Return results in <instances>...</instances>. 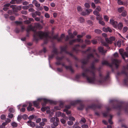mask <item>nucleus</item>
Masks as SVG:
<instances>
[{
	"instance_id": "1",
	"label": "nucleus",
	"mask_w": 128,
	"mask_h": 128,
	"mask_svg": "<svg viewBox=\"0 0 128 128\" xmlns=\"http://www.w3.org/2000/svg\"><path fill=\"white\" fill-rule=\"evenodd\" d=\"M96 69L94 65L92 64L90 67L86 69L82 73V76L86 77L87 81L89 83L100 84H102L104 80H106L109 77V72H108L105 78H104L101 73H100L99 77L100 80L97 81L95 79V72Z\"/></svg>"
},
{
	"instance_id": "2",
	"label": "nucleus",
	"mask_w": 128,
	"mask_h": 128,
	"mask_svg": "<svg viewBox=\"0 0 128 128\" xmlns=\"http://www.w3.org/2000/svg\"><path fill=\"white\" fill-rule=\"evenodd\" d=\"M31 30L34 32V39L36 40H37L39 39L45 38L46 41H48L51 38V37L48 36V34L46 32H44L41 31L36 32L34 27H32L31 25L28 26L26 30L27 32Z\"/></svg>"
},
{
	"instance_id": "3",
	"label": "nucleus",
	"mask_w": 128,
	"mask_h": 128,
	"mask_svg": "<svg viewBox=\"0 0 128 128\" xmlns=\"http://www.w3.org/2000/svg\"><path fill=\"white\" fill-rule=\"evenodd\" d=\"M111 61V64L109 63L108 61L106 60L103 61L102 63V64L106 65L110 67H112L113 66H114L116 68H118L120 62V60L115 59H112Z\"/></svg>"
},
{
	"instance_id": "4",
	"label": "nucleus",
	"mask_w": 128,
	"mask_h": 128,
	"mask_svg": "<svg viewBox=\"0 0 128 128\" xmlns=\"http://www.w3.org/2000/svg\"><path fill=\"white\" fill-rule=\"evenodd\" d=\"M43 102L45 103H46L49 102L50 103H52V100H48L45 98H39L38 99L37 101H34L33 102L34 106L38 107L40 102Z\"/></svg>"
},
{
	"instance_id": "5",
	"label": "nucleus",
	"mask_w": 128,
	"mask_h": 128,
	"mask_svg": "<svg viewBox=\"0 0 128 128\" xmlns=\"http://www.w3.org/2000/svg\"><path fill=\"white\" fill-rule=\"evenodd\" d=\"M91 58H94V56L92 53L88 54L87 55V59L82 60V62L83 64H86L87 63L88 60Z\"/></svg>"
},
{
	"instance_id": "6",
	"label": "nucleus",
	"mask_w": 128,
	"mask_h": 128,
	"mask_svg": "<svg viewBox=\"0 0 128 128\" xmlns=\"http://www.w3.org/2000/svg\"><path fill=\"white\" fill-rule=\"evenodd\" d=\"M105 40L106 42L109 44H111L115 40V38L113 36H111L109 38H106Z\"/></svg>"
},
{
	"instance_id": "7",
	"label": "nucleus",
	"mask_w": 128,
	"mask_h": 128,
	"mask_svg": "<svg viewBox=\"0 0 128 128\" xmlns=\"http://www.w3.org/2000/svg\"><path fill=\"white\" fill-rule=\"evenodd\" d=\"M120 54L122 56V58L125 60V57H128V54L126 52H123V50L122 49H120L119 50Z\"/></svg>"
},
{
	"instance_id": "8",
	"label": "nucleus",
	"mask_w": 128,
	"mask_h": 128,
	"mask_svg": "<svg viewBox=\"0 0 128 128\" xmlns=\"http://www.w3.org/2000/svg\"><path fill=\"white\" fill-rule=\"evenodd\" d=\"M67 48L66 46H62L60 47L61 52H64L65 53L70 54L71 56H72L73 54L71 53H70L66 50V49Z\"/></svg>"
},
{
	"instance_id": "9",
	"label": "nucleus",
	"mask_w": 128,
	"mask_h": 128,
	"mask_svg": "<svg viewBox=\"0 0 128 128\" xmlns=\"http://www.w3.org/2000/svg\"><path fill=\"white\" fill-rule=\"evenodd\" d=\"M65 36L64 34H62L60 38H58V36L57 35L54 36L53 37V39H56L58 41H61Z\"/></svg>"
},
{
	"instance_id": "10",
	"label": "nucleus",
	"mask_w": 128,
	"mask_h": 128,
	"mask_svg": "<svg viewBox=\"0 0 128 128\" xmlns=\"http://www.w3.org/2000/svg\"><path fill=\"white\" fill-rule=\"evenodd\" d=\"M68 34L70 38H73L75 36H76L77 34V32L76 31L74 32L72 34L70 30H69L68 31Z\"/></svg>"
},
{
	"instance_id": "11",
	"label": "nucleus",
	"mask_w": 128,
	"mask_h": 128,
	"mask_svg": "<svg viewBox=\"0 0 128 128\" xmlns=\"http://www.w3.org/2000/svg\"><path fill=\"white\" fill-rule=\"evenodd\" d=\"M110 23L114 28H117L118 23L114 21L113 20H110Z\"/></svg>"
},
{
	"instance_id": "12",
	"label": "nucleus",
	"mask_w": 128,
	"mask_h": 128,
	"mask_svg": "<svg viewBox=\"0 0 128 128\" xmlns=\"http://www.w3.org/2000/svg\"><path fill=\"white\" fill-rule=\"evenodd\" d=\"M63 66L65 67L66 70H69L71 71V72H74V70L72 69V68L71 66H66L64 63L62 64Z\"/></svg>"
},
{
	"instance_id": "13",
	"label": "nucleus",
	"mask_w": 128,
	"mask_h": 128,
	"mask_svg": "<svg viewBox=\"0 0 128 128\" xmlns=\"http://www.w3.org/2000/svg\"><path fill=\"white\" fill-rule=\"evenodd\" d=\"M63 56L60 57L58 56H57L56 58V59L57 60V62H56V64L57 65H60L61 64V62L60 61V60H62L63 58Z\"/></svg>"
},
{
	"instance_id": "14",
	"label": "nucleus",
	"mask_w": 128,
	"mask_h": 128,
	"mask_svg": "<svg viewBox=\"0 0 128 128\" xmlns=\"http://www.w3.org/2000/svg\"><path fill=\"white\" fill-rule=\"evenodd\" d=\"M34 28H37L40 29L42 28V26L40 24L38 23H34Z\"/></svg>"
},
{
	"instance_id": "15",
	"label": "nucleus",
	"mask_w": 128,
	"mask_h": 128,
	"mask_svg": "<svg viewBox=\"0 0 128 128\" xmlns=\"http://www.w3.org/2000/svg\"><path fill=\"white\" fill-rule=\"evenodd\" d=\"M80 46V45L78 44L76 45L73 48V50L76 52H78L79 51L78 47H79Z\"/></svg>"
},
{
	"instance_id": "16",
	"label": "nucleus",
	"mask_w": 128,
	"mask_h": 128,
	"mask_svg": "<svg viewBox=\"0 0 128 128\" xmlns=\"http://www.w3.org/2000/svg\"><path fill=\"white\" fill-rule=\"evenodd\" d=\"M28 124V125L30 126L33 127L35 125L34 122L30 120L27 122Z\"/></svg>"
},
{
	"instance_id": "17",
	"label": "nucleus",
	"mask_w": 128,
	"mask_h": 128,
	"mask_svg": "<svg viewBox=\"0 0 128 128\" xmlns=\"http://www.w3.org/2000/svg\"><path fill=\"white\" fill-rule=\"evenodd\" d=\"M98 50L100 52L104 54L106 52V50H104L103 48L102 47H100L98 48Z\"/></svg>"
},
{
	"instance_id": "18",
	"label": "nucleus",
	"mask_w": 128,
	"mask_h": 128,
	"mask_svg": "<svg viewBox=\"0 0 128 128\" xmlns=\"http://www.w3.org/2000/svg\"><path fill=\"white\" fill-rule=\"evenodd\" d=\"M103 30L104 32H111L112 31V30L109 27L106 28L104 27L103 28Z\"/></svg>"
},
{
	"instance_id": "19",
	"label": "nucleus",
	"mask_w": 128,
	"mask_h": 128,
	"mask_svg": "<svg viewBox=\"0 0 128 128\" xmlns=\"http://www.w3.org/2000/svg\"><path fill=\"white\" fill-rule=\"evenodd\" d=\"M81 102V100H77L72 102L71 103V104L72 105L74 106L76 104L78 103H80Z\"/></svg>"
},
{
	"instance_id": "20",
	"label": "nucleus",
	"mask_w": 128,
	"mask_h": 128,
	"mask_svg": "<svg viewBox=\"0 0 128 128\" xmlns=\"http://www.w3.org/2000/svg\"><path fill=\"white\" fill-rule=\"evenodd\" d=\"M33 3L37 7H38L40 6V4L36 0H34L33 1Z\"/></svg>"
},
{
	"instance_id": "21",
	"label": "nucleus",
	"mask_w": 128,
	"mask_h": 128,
	"mask_svg": "<svg viewBox=\"0 0 128 128\" xmlns=\"http://www.w3.org/2000/svg\"><path fill=\"white\" fill-rule=\"evenodd\" d=\"M123 25L122 23H120L117 25V28L119 30H121L123 27Z\"/></svg>"
},
{
	"instance_id": "22",
	"label": "nucleus",
	"mask_w": 128,
	"mask_h": 128,
	"mask_svg": "<svg viewBox=\"0 0 128 128\" xmlns=\"http://www.w3.org/2000/svg\"><path fill=\"white\" fill-rule=\"evenodd\" d=\"M124 10V8L123 6L119 8L118 9V12L120 13L122 12Z\"/></svg>"
},
{
	"instance_id": "23",
	"label": "nucleus",
	"mask_w": 128,
	"mask_h": 128,
	"mask_svg": "<svg viewBox=\"0 0 128 128\" xmlns=\"http://www.w3.org/2000/svg\"><path fill=\"white\" fill-rule=\"evenodd\" d=\"M17 0H12L10 2V3L11 4H14L16 3L17 4H19V2H17Z\"/></svg>"
},
{
	"instance_id": "24",
	"label": "nucleus",
	"mask_w": 128,
	"mask_h": 128,
	"mask_svg": "<svg viewBox=\"0 0 128 128\" xmlns=\"http://www.w3.org/2000/svg\"><path fill=\"white\" fill-rule=\"evenodd\" d=\"M94 14L97 16H99L100 14L96 10H94L93 12Z\"/></svg>"
},
{
	"instance_id": "25",
	"label": "nucleus",
	"mask_w": 128,
	"mask_h": 128,
	"mask_svg": "<svg viewBox=\"0 0 128 128\" xmlns=\"http://www.w3.org/2000/svg\"><path fill=\"white\" fill-rule=\"evenodd\" d=\"M56 116L59 117L61 116V113L60 112H57L56 113Z\"/></svg>"
},
{
	"instance_id": "26",
	"label": "nucleus",
	"mask_w": 128,
	"mask_h": 128,
	"mask_svg": "<svg viewBox=\"0 0 128 128\" xmlns=\"http://www.w3.org/2000/svg\"><path fill=\"white\" fill-rule=\"evenodd\" d=\"M122 15L123 16H125L127 15V12L126 10H124L122 12Z\"/></svg>"
},
{
	"instance_id": "27",
	"label": "nucleus",
	"mask_w": 128,
	"mask_h": 128,
	"mask_svg": "<svg viewBox=\"0 0 128 128\" xmlns=\"http://www.w3.org/2000/svg\"><path fill=\"white\" fill-rule=\"evenodd\" d=\"M50 108H49L48 106H47L46 107H44L42 108L41 109V110L43 112H44L46 110L48 109H49Z\"/></svg>"
},
{
	"instance_id": "28",
	"label": "nucleus",
	"mask_w": 128,
	"mask_h": 128,
	"mask_svg": "<svg viewBox=\"0 0 128 128\" xmlns=\"http://www.w3.org/2000/svg\"><path fill=\"white\" fill-rule=\"evenodd\" d=\"M52 52L54 54H57L58 52L57 49L56 48H54L52 51Z\"/></svg>"
},
{
	"instance_id": "29",
	"label": "nucleus",
	"mask_w": 128,
	"mask_h": 128,
	"mask_svg": "<svg viewBox=\"0 0 128 128\" xmlns=\"http://www.w3.org/2000/svg\"><path fill=\"white\" fill-rule=\"evenodd\" d=\"M94 32L97 34H100L102 33V31L99 29H96L95 30Z\"/></svg>"
},
{
	"instance_id": "30",
	"label": "nucleus",
	"mask_w": 128,
	"mask_h": 128,
	"mask_svg": "<svg viewBox=\"0 0 128 128\" xmlns=\"http://www.w3.org/2000/svg\"><path fill=\"white\" fill-rule=\"evenodd\" d=\"M92 10L91 9H86V12L87 14H88L92 12Z\"/></svg>"
},
{
	"instance_id": "31",
	"label": "nucleus",
	"mask_w": 128,
	"mask_h": 128,
	"mask_svg": "<svg viewBox=\"0 0 128 128\" xmlns=\"http://www.w3.org/2000/svg\"><path fill=\"white\" fill-rule=\"evenodd\" d=\"M11 125L14 127H16L18 126V124L17 123L13 122L11 124Z\"/></svg>"
},
{
	"instance_id": "32",
	"label": "nucleus",
	"mask_w": 128,
	"mask_h": 128,
	"mask_svg": "<svg viewBox=\"0 0 128 128\" xmlns=\"http://www.w3.org/2000/svg\"><path fill=\"white\" fill-rule=\"evenodd\" d=\"M128 30V28L126 26H125L124 27L122 30L123 32L124 33L126 32Z\"/></svg>"
},
{
	"instance_id": "33",
	"label": "nucleus",
	"mask_w": 128,
	"mask_h": 128,
	"mask_svg": "<svg viewBox=\"0 0 128 128\" xmlns=\"http://www.w3.org/2000/svg\"><path fill=\"white\" fill-rule=\"evenodd\" d=\"M85 42L86 44H90L91 43L90 41L87 40H85Z\"/></svg>"
},
{
	"instance_id": "34",
	"label": "nucleus",
	"mask_w": 128,
	"mask_h": 128,
	"mask_svg": "<svg viewBox=\"0 0 128 128\" xmlns=\"http://www.w3.org/2000/svg\"><path fill=\"white\" fill-rule=\"evenodd\" d=\"M78 20L81 23L83 22L84 21V18L82 17H80V18L78 19Z\"/></svg>"
},
{
	"instance_id": "35",
	"label": "nucleus",
	"mask_w": 128,
	"mask_h": 128,
	"mask_svg": "<svg viewBox=\"0 0 128 128\" xmlns=\"http://www.w3.org/2000/svg\"><path fill=\"white\" fill-rule=\"evenodd\" d=\"M76 42L75 39L73 40H70L69 42V44L70 45Z\"/></svg>"
},
{
	"instance_id": "36",
	"label": "nucleus",
	"mask_w": 128,
	"mask_h": 128,
	"mask_svg": "<svg viewBox=\"0 0 128 128\" xmlns=\"http://www.w3.org/2000/svg\"><path fill=\"white\" fill-rule=\"evenodd\" d=\"M84 106L83 104H81L80 106L78 108V109L80 110H82L84 108Z\"/></svg>"
},
{
	"instance_id": "37",
	"label": "nucleus",
	"mask_w": 128,
	"mask_h": 128,
	"mask_svg": "<svg viewBox=\"0 0 128 128\" xmlns=\"http://www.w3.org/2000/svg\"><path fill=\"white\" fill-rule=\"evenodd\" d=\"M62 117H63L66 120H68V118L67 117H66L65 116V115L63 113L62 114L61 113V116Z\"/></svg>"
},
{
	"instance_id": "38",
	"label": "nucleus",
	"mask_w": 128,
	"mask_h": 128,
	"mask_svg": "<svg viewBox=\"0 0 128 128\" xmlns=\"http://www.w3.org/2000/svg\"><path fill=\"white\" fill-rule=\"evenodd\" d=\"M118 4L120 5H124L125 4H124L123 3L122 1H121L120 0L118 2Z\"/></svg>"
},
{
	"instance_id": "39",
	"label": "nucleus",
	"mask_w": 128,
	"mask_h": 128,
	"mask_svg": "<svg viewBox=\"0 0 128 128\" xmlns=\"http://www.w3.org/2000/svg\"><path fill=\"white\" fill-rule=\"evenodd\" d=\"M96 19L97 20H99V21H100L101 20H102V17L101 16H100V15L99 16H97L96 17Z\"/></svg>"
},
{
	"instance_id": "40",
	"label": "nucleus",
	"mask_w": 128,
	"mask_h": 128,
	"mask_svg": "<svg viewBox=\"0 0 128 128\" xmlns=\"http://www.w3.org/2000/svg\"><path fill=\"white\" fill-rule=\"evenodd\" d=\"M64 112H66V113L67 114H69L70 113V112L69 111H68L66 109H65L64 110Z\"/></svg>"
},
{
	"instance_id": "41",
	"label": "nucleus",
	"mask_w": 128,
	"mask_h": 128,
	"mask_svg": "<svg viewBox=\"0 0 128 128\" xmlns=\"http://www.w3.org/2000/svg\"><path fill=\"white\" fill-rule=\"evenodd\" d=\"M121 44V42L120 40H118L117 42V45L118 46L120 47V46Z\"/></svg>"
},
{
	"instance_id": "42",
	"label": "nucleus",
	"mask_w": 128,
	"mask_h": 128,
	"mask_svg": "<svg viewBox=\"0 0 128 128\" xmlns=\"http://www.w3.org/2000/svg\"><path fill=\"white\" fill-rule=\"evenodd\" d=\"M84 6L86 8H88L90 7V6L89 4L87 3H86L84 4Z\"/></svg>"
},
{
	"instance_id": "43",
	"label": "nucleus",
	"mask_w": 128,
	"mask_h": 128,
	"mask_svg": "<svg viewBox=\"0 0 128 128\" xmlns=\"http://www.w3.org/2000/svg\"><path fill=\"white\" fill-rule=\"evenodd\" d=\"M0 118L2 120H4L6 118V116L4 114L0 116Z\"/></svg>"
},
{
	"instance_id": "44",
	"label": "nucleus",
	"mask_w": 128,
	"mask_h": 128,
	"mask_svg": "<svg viewBox=\"0 0 128 128\" xmlns=\"http://www.w3.org/2000/svg\"><path fill=\"white\" fill-rule=\"evenodd\" d=\"M29 8V6H23L22 8L24 10H27Z\"/></svg>"
},
{
	"instance_id": "45",
	"label": "nucleus",
	"mask_w": 128,
	"mask_h": 128,
	"mask_svg": "<svg viewBox=\"0 0 128 128\" xmlns=\"http://www.w3.org/2000/svg\"><path fill=\"white\" fill-rule=\"evenodd\" d=\"M104 20L106 21H108V20L109 18L108 16H104Z\"/></svg>"
},
{
	"instance_id": "46",
	"label": "nucleus",
	"mask_w": 128,
	"mask_h": 128,
	"mask_svg": "<svg viewBox=\"0 0 128 128\" xmlns=\"http://www.w3.org/2000/svg\"><path fill=\"white\" fill-rule=\"evenodd\" d=\"M66 120H65L63 118L61 119L60 120V121L63 124H64L66 122Z\"/></svg>"
},
{
	"instance_id": "47",
	"label": "nucleus",
	"mask_w": 128,
	"mask_h": 128,
	"mask_svg": "<svg viewBox=\"0 0 128 128\" xmlns=\"http://www.w3.org/2000/svg\"><path fill=\"white\" fill-rule=\"evenodd\" d=\"M16 24L17 25H19L22 24V22L21 21H16L15 22Z\"/></svg>"
},
{
	"instance_id": "48",
	"label": "nucleus",
	"mask_w": 128,
	"mask_h": 128,
	"mask_svg": "<svg viewBox=\"0 0 128 128\" xmlns=\"http://www.w3.org/2000/svg\"><path fill=\"white\" fill-rule=\"evenodd\" d=\"M102 44L104 46H108V44L106 42H102Z\"/></svg>"
},
{
	"instance_id": "49",
	"label": "nucleus",
	"mask_w": 128,
	"mask_h": 128,
	"mask_svg": "<svg viewBox=\"0 0 128 128\" xmlns=\"http://www.w3.org/2000/svg\"><path fill=\"white\" fill-rule=\"evenodd\" d=\"M64 103L62 102H60L59 105V106L61 108H62L63 107Z\"/></svg>"
},
{
	"instance_id": "50",
	"label": "nucleus",
	"mask_w": 128,
	"mask_h": 128,
	"mask_svg": "<svg viewBox=\"0 0 128 128\" xmlns=\"http://www.w3.org/2000/svg\"><path fill=\"white\" fill-rule=\"evenodd\" d=\"M44 16L46 18H49L50 17V15L48 13H46L45 14Z\"/></svg>"
},
{
	"instance_id": "51",
	"label": "nucleus",
	"mask_w": 128,
	"mask_h": 128,
	"mask_svg": "<svg viewBox=\"0 0 128 128\" xmlns=\"http://www.w3.org/2000/svg\"><path fill=\"white\" fill-rule=\"evenodd\" d=\"M86 122V120L84 118H82L81 120L80 121V122H82L84 123H85Z\"/></svg>"
},
{
	"instance_id": "52",
	"label": "nucleus",
	"mask_w": 128,
	"mask_h": 128,
	"mask_svg": "<svg viewBox=\"0 0 128 128\" xmlns=\"http://www.w3.org/2000/svg\"><path fill=\"white\" fill-rule=\"evenodd\" d=\"M13 116L14 115L13 114L10 113H9L8 114V116L10 118H11L13 117Z\"/></svg>"
},
{
	"instance_id": "53",
	"label": "nucleus",
	"mask_w": 128,
	"mask_h": 128,
	"mask_svg": "<svg viewBox=\"0 0 128 128\" xmlns=\"http://www.w3.org/2000/svg\"><path fill=\"white\" fill-rule=\"evenodd\" d=\"M75 39L76 42L77 41L78 42H80V41H81V42H83V40H81L80 39V38H77Z\"/></svg>"
},
{
	"instance_id": "54",
	"label": "nucleus",
	"mask_w": 128,
	"mask_h": 128,
	"mask_svg": "<svg viewBox=\"0 0 128 128\" xmlns=\"http://www.w3.org/2000/svg\"><path fill=\"white\" fill-rule=\"evenodd\" d=\"M79 12L82 11V10L81 7L80 6H78L77 8Z\"/></svg>"
},
{
	"instance_id": "55",
	"label": "nucleus",
	"mask_w": 128,
	"mask_h": 128,
	"mask_svg": "<svg viewBox=\"0 0 128 128\" xmlns=\"http://www.w3.org/2000/svg\"><path fill=\"white\" fill-rule=\"evenodd\" d=\"M69 119L70 120H72L73 121H74L75 120V118H74L72 116L69 117Z\"/></svg>"
},
{
	"instance_id": "56",
	"label": "nucleus",
	"mask_w": 128,
	"mask_h": 128,
	"mask_svg": "<svg viewBox=\"0 0 128 128\" xmlns=\"http://www.w3.org/2000/svg\"><path fill=\"white\" fill-rule=\"evenodd\" d=\"M73 123V122L72 121H68V124L69 125H72Z\"/></svg>"
},
{
	"instance_id": "57",
	"label": "nucleus",
	"mask_w": 128,
	"mask_h": 128,
	"mask_svg": "<svg viewBox=\"0 0 128 128\" xmlns=\"http://www.w3.org/2000/svg\"><path fill=\"white\" fill-rule=\"evenodd\" d=\"M61 108L60 106H56L54 107V109L55 110H60V109Z\"/></svg>"
},
{
	"instance_id": "58",
	"label": "nucleus",
	"mask_w": 128,
	"mask_h": 128,
	"mask_svg": "<svg viewBox=\"0 0 128 128\" xmlns=\"http://www.w3.org/2000/svg\"><path fill=\"white\" fill-rule=\"evenodd\" d=\"M85 35L84 33H83L82 35H78L77 36V37L78 38H81L82 37V36Z\"/></svg>"
},
{
	"instance_id": "59",
	"label": "nucleus",
	"mask_w": 128,
	"mask_h": 128,
	"mask_svg": "<svg viewBox=\"0 0 128 128\" xmlns=\"http://www.w3.org/2000/svg\"><path fill=\"white\" fill-rule=\"evenodd\" d=\"M92 44H97V42L96 40H92Z\"/></svg>"
},
{
	"instance_id": "60",
	"label": "nucleus",
	"mask_w": 128,
	"mask_h": 128,
	"mask_svg": "<svg viewBox=\"0 0 128 128\" xmlns=\"http://www.w3.org/2000/svg\"><path fill=\"white\" fill-rule=\"evenodd\" d=\"M24 22L25 24H30V22L28 20L24 21Z\"/></svg>"
},
{
	"instance_id": "61",
	"label": "nucleus",
	"mask_w": 128,
	"mask_h": 128,
	"mask_svg": "<svg viewBox=\"0 0 128 128\" xmlns=\"http://www.w3.org/2000/svg\"><path fill=\"white\" fill-rule=\"evenodd\" d=\"M82 128H88V126L86 124H84L82 126Z\"/></svg>"
},
{
	"instance_id": "62",
	"label": "nucleus",
	"mask_w": 128,
	"mask_h": 128,
	"mask_svg": "<svg viewBox=\"0 0 128 128\" xmlns=\"http://www.w3.org/2000/svg\"><path fill=\"white\" fill-rule=\"evenodd\" d=\"M57 70L59 72H61L62 71V68H57Z\"/></svg>"
},
{
	"instance_id": "63",
	"label": "nucleus",
	"mask_w": 128,
	"mask_h": 128,
	"mask_svg": "<svg viewBox=\"0 0 128 128\" xmlns=\"http://www.w3.org/2000/svg\"><path fill=\"white\" fill-rule=\"evenodd\" d=\"M99 23L100 24L102 25H104L105 24V23L104 22L102 21L101 20L100 21H99Z\"/></svg>"
},
{
	"instance_id": "64",
	"label": "nucleus",
	"mask_w": 128,
	"mask_h": 128,
	"mask_svg": "<svg viewBox=\"0 0 128 128\" xmlns=\"http://www.w3.org/2000/svg\"><path fill=\"white\" fill-rule=\"evenodd\" d=\"M44 10L46 11H47L48 10L49 8L47 6H44Z\"/></svg>"
}]
</instances>
